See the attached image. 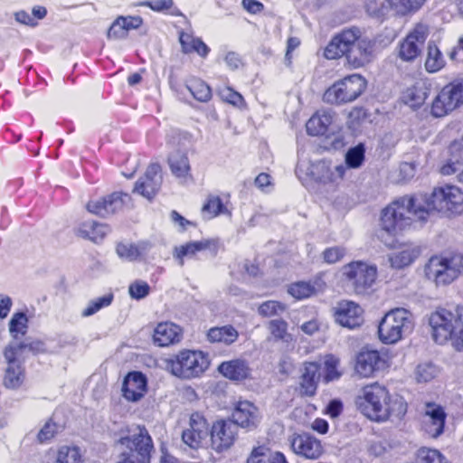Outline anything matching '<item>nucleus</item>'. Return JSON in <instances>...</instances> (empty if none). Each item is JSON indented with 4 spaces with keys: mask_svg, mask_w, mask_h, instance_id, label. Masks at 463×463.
Returning <instances> with one entry per match:
<instances>
[{
    "mask_svg": "<svg viewBox=\"0 0 463 463\" xmlns=\"http://www.w3.org/2000/svg\"><path fill=\"white\" fill-rule=\"evenodd\" d=\"M430 212L448 215L463 213V190L454 184L434 187L430 194L402 197L383 210L382 226L396 233L411 224L412 220L424 221Z\"/></svg>",
    "mask_w": 463,
    "mask_h": 463,
    "instance_id": "nucleus-1",
    "label": "nucleus"
},
{
    "mask_svg": "<svg viewBox=\"0 0 463 463\" xmlns=\"http://www.w3.org/2000/svg\"><path fill=\"white\" fill-rule=\"evenodd\" d=\"M355 403L364 416L377 421L386 420L391 416L401 418L407 411V403L402 397L391 395L384 386L377 383L364 386Z\"/></svg>",
    "mask_w": 463,
    "mask_h": 463,
    "instance_id": "nucleus-2",
    "label": "nucleus"
},
{
    "mask_svg": "<svg viewBox=\"0 0 463 463\" xmlns=\"http://www.w3.org/2000/svg\"><path fill=\"white\" fill-rule=\"evenodd\" d=\"M374 42L363 36L357 28L344 30L327 44L325 56L337 59L345 56L347 63L356 69L370 63L374 58Z\"/></svg>",
    "mask_w": 463,
    "mask_h": 463,
    "instance_id": "nucleus-3",
    "label": "nucleus"
},
{
    "mask_svg": "<svg viewBox=\"0 0 463 463\" xmlns=\"http://www.w3.org/2000/svg\"><path fill=\"white\" fill-rule=\"evenodd\" d=\"M429 324L435 343L463 351V305L437 308L430 315Z\"/></svg>",
    "mask_w": 463,
    "mask_h": 463,
    "instance_id": "nucleus-4",
    "label": "nucleus"
},
{
    "mask_svg": "<svg viewBox=\"0 0 463 463\" xmlns=\"http://www.w3.org/2000/svg\"><path fill=\"white\" fill-rule=\"evenodd\" d=\"M425 273L437 286L449 285L463 274V254L451 251L432 256Z\"/></svg>",
    "mask_w": 463,
    "mask_h": 463,
    "instance_id": "nucleus-5",
    "label": "nucleus"
},
{
    "mask_svg": "<svg viewBox=\"0 0 463 463\" xmlns=\"http://www.w3.org/2000/svg\"><path fill=\"white\" fill-rule=\"evenodd\" d=\"M413 315L406 308L396 307L388 311L378 326V335L382 343L393 345L413 330Z\"/></svg>",
    "mask_w": 463,
    "mask_h": 463,
    "instance_id": "nucleus-6",
    "label": "nucleus"
},
{
    "mask_svg": "<svg viewBox=\"0 0 463 463\" xmlns=\"http://www.w3.org/2000/svg\"><path fill=\"white\" fill-rule=\"evenodd\" d=\"M208 356L201 351L183 350L167 361V370L181 379L200 376L209 366Z\"/></svg>",
    "mask_w": 463,
    "mask_h": 463,
    "instance_id": "nucleus-7",
    "label": "nucleus"
},
{
    "mask_svg": "<svg viewBox=\"0 0 463 463\" xmlns=\"http://www.w3.org/2000/svg\"><path fill=\"white\" fill-rule=\"evenodd\" d=\"M120 443L129 451L124 452L125 458L117 463H150L153 443L145 427L137 426L132 434L120 439Z\"/></svg>",
    "mask_w": 463,
    "mask_h": 463,
    "instance_id": "nucleus-8",
    "label": "nucleus"
},
{
    "mask_svg": "<svg viewBox=\"0 0 463 463\" xmlns=\"http://www.w3.org/2000/svg\"><path fill=\"white\" fill-rule=\"evenodd\" d=\"M366 81L359 74H352L336 81L324 93L323 99L330 104H343L356 99L365 90Z\"/></svg>",
    "mask_w": 463,
    "mask_h": 463,
    "instance_id": "nucleus-9",
    "label": "nucleus"
},
{
    "mask_svg": "<svg viewBox=\"0 0 463 463\" xmlns=\"http://www.w3.org/2000/svg\"><path fill=\"white\" fill-rule=\"evenodd\" d=\"M343 275L357 294H363L374 283L377 269L373 265L358 260L345 265Z\"/></svg>",
    "mask_w": 463,
    "mask_h": 463,
    "instance_id": "nucleus-10",
    "label": "nucleus"
},
{
    "mask_svg": "<svg viewBox=\"0 0 463 463\" xmlns=\"http://www.w3.org/2000/svg\"><path fill=\"white\" fill-rule=\"evenodd\" d=\"M463 104V80L444 86L432 102L431 113L439 118Z\"/></svg>",
    "mask_w": 463,
    "mask_h": 463,
    "instance_id": "nucleus-11",
    "label": "nucleus"
},
{
    "mask_svg": "<svg viewBox=\"0 0 463 463\" xmlns=\"http://www.w3.org/2000/svg\"><path fill=\"white\" fill-rule=\"evenodd\" d=\"M429 35V27L423 23H418L399 43L397 56L403 61H413L421 53L422 47Z\"/></svg>",
    "mask_w": 463,
    "mask_h": 463,
    "instance_id": "nucleus-12",
    "label": "nucleus"
},
{
    "mask_svg": "<svg viewBox=\"0 0 463 463\" xmlns=\"http://www.w3.org/2000/svg\"><path fill=\"white\" fill-rule=\"evenodd\" d=\"M387 366L386 359L377 350L361 349L355 356L354 373L361 378H370Z\"/></svg>",
    "mask_w": 463,
    "mask_h": 463,
    "instance_id": "nucleus-13",
    "label": "nucleus"
},
{
    "mask_svg": "<svg viewBox=\"0 0 463 463\" xmlns=\"http://www.w3.org/2000/svg\"><path fill=\"white\" fill-rule=\"evenodd\" d=\"M210 434L213 449L220 453L234 444L238 436V427L232 420H217L213 423Z\"/></svg>",
    "mask_w": 463,
    "mask_h": 463,
    "instance_id": "nucleus-14",
    "label": "nucleus"
},
{
    "mask_svg": "<svg viewBox=\"0 0 463 463\" xmlns=\"http://www.w3.org/2000/svg\"><path fill=\"white\" fill-rule=\"evenodd\" d=\"M210 434V428L206 419L200 413H192L188 427L183 430L184 443L192 449H198L203 445Z\"/></svg>",
    "mask_w": 463,
    "mask_h": 463,
    "instance_id": "nucleus-15",
    "label": "nucleus"
},
{
    "mask_svg": "<svg viewBox=\"0 0 463 463\" xmlns=\"http://www.w3.org/2000/svg\"><path fill=\"white\" fill-rule=\"evenodd\" d=\"M293 452L307 459H317L323 453L321 441L309 433L294 434L290 439Z\"/></svg>",
    "mask_w": 463,
    "mask_h": 463,
    "instance_id": "nucleus-16",
    "label": "nucleus"
},
{
    "mask_svg": "<svg viewBox=\"0 0 463 463\" xmlns=\"http://www.w3.org/2000/svg\"><path fill=\"white\" fill-rule=\"evenodd\" d=\"M162 180L160 165L151 164L146 168L145 175L137 181L134 192L150 200L159 191Z\"/></svg>",
    "mask_w": 463,
    "mask_h": 463,
    "instance_id": "nucleus-17",
    "label": "nucleus"
},
{
    "mask_svg": "<svg viewBox=\"0 0 463 463\" xmlns=\"http://www.w3.org/2000/svg\"><path fill=\"white\" fill-rule=\"evenodd\" d=\"M232 422L237 427L253 429L261 420V413L259 408L249 401H239L236 402L232 411Z\"/></svg>",
    "mask_w": 463,
    "mask_h": 463,
    "instance_id": "nucleus-18",
    "label": "nucleus"
},
{
    "mask_svg": "<svg viewBox=\"0 0 463 463\" xmlns=\"http://www.w3.org/2000/svg\"><path fill=\"white\" fill-rule=\"evenodd\" d=\"M127 196L128 194H126L115 192L98 200L90 201L86 208L90 213L107 217L123 207L124 197Z\"/></svg>",
    "mask_w": 463,
    "mask_h": 463,
    "instance_id": "nucleus-19",
    "label": "nucleus"
},
{
    "mask_svg": "<svg viewBox=\"0 0 463 463\" xmlns=\"http://www.w3.org/2000/svg\"><path fill=\"white\" fill-rule=\"evenodd\" d=\"M362 308L353 301L344 300L335 307V321L343 326L354 328L363 323Z\"/></svg>",
    "mask_w": 463,
    "mask_h": 463,
    "instance_id": "nucleus-20",
    "label": "nucleus"
},
{
    "mask_svg": "<svg viewBox=\"0 0 463 463\" xmlns=\"http://www.w3.org/2000/svg\"><path fill=\"white\" fill-rule=\"evenodd\" d=\"M210 250L213 255L218 251V241L216 240H202L190 241L185 244L177 246L174 249L173 256L183 267L184 258H194L198 252Z\"/></svg>",
    "mask_w": 463,
    "mask_h": 463,
    "instance_id": "nucleus-21",
    "label": "nucleus"
},
{
    "mask_svg": "<svg viewBox=\"0 0 463 463\" xmlns=\"http://www.w3.org/2000/svg\"><path fill=\"white\" fill-rule=\"evenodd\" d=\"M147 382L146 376L140 372L129 373L124 379L123 397L128 402H137L146 392Z\"/></svg>",
    "mask_w": 463,
    "mask_h": 463,
    "instance_id": "nucleus-22",
    "label": "nucleus"
},
{
    "mask_svg": "<svg viewBox=\"0 0 463 463\" xmlns=\"http://www.w3.org/2000/svg\"><path fill=\"white\" fill-rule=\"evenodd\" d=\"M446 414L439 405L428 403L423 415L425 431L432 438L443 432Z\"/></svg>",
    "mask_w": 463,
    "mask_h": 463,
    "instance_id": "nucleus-23",
    "label": "nucleus"
},
{
    "mask_svg": "<svg viewBox=\"0 0 463 463\" xmlns=\"http://www.w3.org/2000/svg\"><path fill=\"white\" fill-rule=\"evenodd\" d=\"M46 351L45 344L40 340L14 341L5 348V359L24 358L29 353L37 354Z\"/></svg>",
    "mask_w": 463,
    "mask_h": 463,
    "instance_id": "nucleus-24",
    "label": "nucleus"
},
{
    "mask_svg": "<svg viewBox=\"0 0 463 463\" xmlns=\"http://www.w3.org/2000/svg\"><path fill=\"white\" fill-rule=\"evenodd\" d=\"M182 329L179 326L171 322L159 323L153 334V340L158 346H168L180 342Z\"/></svg>",
    "mask_w": 463,
    "mask_h": 463,
    "instance_id": "nucleus-25",
    "label": "nucleus"
},
{
    "mask_svg": "<svg viewBox=\"0 0 463 463\" xmlns=\"http://www.w3.org/2000/svg\"><path fill=\"white\" fill-rule=\"evenodd\" d=\"M317 173L312 172V175L320 182L337 183L345 176L347 166L345 164L331 165L326 161H319L314 165Z\"/></svg>",
    "mask_w": 463,
    "mask_h": 463,
    "instance_id": "nucleus-26",
    "label": "nucleus"
},
{
    "mask_svg": "<svg viewBox=\"0 0 463 463\" xmlns=\"http://www.w3.org/2000/svg\"><path fill=\"white\" fill-rule=\"evenodd\" d=\"M151 244L147 241H140L137 244L119 242L116 247L118 256L125 261H137L147 255Z\"/></svg>",
    "mask_w": 463,
    "mask_h": 463,
    "instance_id": "nucleus-27",
    "label": "nucleus"
},
{
    "mask_svg": "<svg viewBox=\"0 0 463 463\" xmlns=\"http://www.w3.org/2000/svg\"><path fill=\"white\" fill-rule=\"evenodd\" d=\"M420 255V249L412 243H403L389 256L391 266L402 269L411 265Z\"/></svg>",
    "mask_w": 463,
    "mask_h": 463,
    "instance_id": "nucleus-28",
    "label": "nucleus"
},
{
    "mask_svg": "<svg viewBox=\"0 0 463 463\" xmlns=\"http://www.w3.org/2000/svg\"><path fill=\"white\" fill-rule=\"evenodd\" d=\"M320 365L317 363H306L300 380V392L307 395L315 394L317 383L320 379Z\"/></svg>",
    "mask_w": 463,
    "mask_h": 463,
    "instance_id": "nucleus-29",
    "label": "nucleus"
},
{
    "mask_svg": "<svg viewBox=\"0 0 463 463\" xmlns=\"http://www.w3.org/2000/svg\"><path fill=\"white\" fill-rule=\"evenodd\" d=\"M219 372L232 381H242L250 375L248 364L241 359L223 362L219 365Z\"/></svg>",
    "mask_w": 463,
    "mask_h": 463,
    "instance_id": "nucleus-30",
    "label": "nucleus"
},
{
    "mask_svg": "<svg viewBox=\"0 0 463 463\" xmlns=\"http://www.w3.org/2000/svg\"><path fill=\"white\" fill-rule=\"evenodd\" d=\"M335 114L331 111L321 110L313 115L307 122V131L311 136L325 135L333 123Z\"/></svg>",
    "mask_w": 463,
    "mask_h": 463,
    "instance_id": "nucleus-31",
    "label": "nucleus"
},
{
    "mask_svg": "<svg viewBox=\"0 0 463 463\" xmlns=\"http://www.w3.org/2000/svg\"><path fill=\"white\" fill-rule=\"evenodd\" d=\"M109 232L108 225L94 221L81 222L76 230L78 236L93 242L101 241Z\"/></svg>",
    "mask_w": 463,
    "mask_h": 463,
    "instance_id": "nucleus-32",
    "label": "nucleus"
},
{
    "mask_svg": "<svg viewBox=\"0 0 463 463\" xmlns=\"http://www.w3.org/2000/svg\"><path fill=\"white\" fill-rule=\"evenodd\" d=\"M19 359L20 358H14L12 360L5 359L8 365L5 370L4 383L7 388L17 389L22 386L24 382V370Z\"/></svg>",
    "mask_w": 463,
    "mask_h": 463,
    "instance_id": "nucleus-33",
    "label": "nucleus"
},
{
    "mask_svg": "<svg viewBox=\"0 0 463 463\" xmlns=\"http://www.w3.org/2000/svg\"><path fill=\"white\" fill-rule=\"evenodd\" d=\"M247 463H288L281 452L271 451L266 446L254 448L247 459Z\"/></svg>",
    "mask_w": 463,
    "mask_h": 463,
    "instance_id": "nucleus-34",
    "label": "nucleus"
},
{
    "mask_svg": "<svg viewBox=\"0 0 463 463\" xmlns=\"http://www.w3.org/2000/svg\"><path fill=\"white\" fill-rule=\"evenodd\" d=\"M398 16H409L419 12L428 0H384Z\"/></svg>",
    "mask_w": 463,
    "mask_h": 463,
    "instance_id": "nucleus-35",
    "label": "nucleus"
},
{
    "mask_svg": "<svg viewBox=\"0 0 463 463\" xmlns=\"http://www.w3.org/2000/svg\"><path fill=\"white\" fill-rule=\"evenodd\" d=\"M179 41L184 53L196 52L201 57L204 58L210 52V48L201 38L194 37L189 33L182 32L179 35Z\"/></svg>",
    "mask_w": 463,
    "mask_h": 463,
    "instance_id": "nucleus-36",
    "label": "nucleus"
},
{
    "mask_svg": "<svg viewBox=\"0 0 463 463\" xmlns=\"http://www.w3.org/2000/svg\"><path fill=\"white\" fill-rule=\"evenodd\" d=\"M446 65V60L442 52L434 43H429L424 67L429 73H435L442 70Z\"/></svg>",
    "mask_w": 463,
    "mask_h": 463,
    "instance_id": "nucleus-37",
    "label": "nucleus"
},
{
    "mask_svg": "<svg viewBox=\"0 0 463 463\" xmlns=\"http://www.w3.org/2000/svg\"><path fill=\"white\" fill-rule=\"evenodd\" d=\"M238 336L239 333L232 326L213 327L207 333V338L210 342L223 343L225 345L234 343Z\"/></svg>",
    "mask_w": 463,
    "mask_h": 463,
    "instance_id": "nucleus-38",
    "label": "nucleus"
},
{
    "mask_svg": "<svg viewBox=\"0 0 463 463\" xmlns=\"http://www.w3.org/2000/svg\"><path fill=\"white\" fill-rule=\"evenodd\" d=\"M172 173L176 177H186L190 172V165L187 155L184 151H175L168 158Z\"/></svg>",
    "mask_w": 463,
    "mask_h": 463,
    "instance_id": "nucleus-39",
    "label": "nucleus"
},
{
    "mask_svg": "<svg viewBox=\"0 0 463 463\" xmlns=\"http://www.w3.org/2000/svg\"><path fill=\"white\" fill-rule=\"evenodd\" d=\"M185 88L195 99L201 102H206L211 99L212 92L210 87L199 79L189 80L185 84Z\"/></svg>",
    "mask_w": 463,
    "mask_h": 463,
    "instance_id": "nucleus-40",
    "label": "nucleus"
},
{
    "mask_svg": "<svg viewBox=\"0 0 463 463\" xmlns=\"http://www.w3.org/2000/svg\"><path fill=\"white\" fill-rule=\"evenodd\" d=\"M288 323L280 318L269 320L267 328L275 341L288 343L291 340V335L288 331Z\"/></svg>",
    "mask_w": 463,
    "mask_h": 463,
    "instance_id": "nucleus-41",
    "label": "nucleus"
},
{
    "mask_svg": "<svg viewBox=\"0 0 463 463\" xmlns=\"http://www.w3.org/2000/svg\"><path fill=\"white\" fill-rule=\"evenodd\" d=\"M318 282L298 281L288 287V292L296 299L309 298L317 293Z\"/></svg>",
    "mask_w": 463,
    "mask_h": 463,
    "instance_id": "nucleus-42",
    "label": "nucleus"
},
{
    "mask_svg": "<svg viewBox=\"0 0 463 463\" xmlns=\"http://www.w3.org/2000/svg\"><path fill=\"white\" fill-rule=\"evenodd\" d=\"M27 317L24 313H15L13 315L9 322V331L14 339H18L19 336H23L26 333L27 329Z\"/></svg>",
    "mask_w": 463,
    "mask_h": 463,
    "instance_id": "nucleus-43",
    "label": "nucleus"
},
{
    "mask_svg": "<svg viewBox=\"0 0 463 463\" xmlns=\"http://www.w3.org/2000/svg\"><path fill=\"white\" fill-rule=\"evenodd\" d=\"M113 300V294H106L102 297H99L95 299L90 300L87 307L82 310L81 316L84 317H90L99 312L103 307H109Z\"/></svg>",
    "mask_w": 463,
    "mask_h": 463,
    "instance_id": "nucleus-44",
    "label": "nucleus"
},
{
    "mask_svg": "<svg viewBox=\"0 0 463 463\" xmlns=\"http://www.w3.org/2000/svg\"><path fill=\"white\" fill-rule=\"evenodd\" d=\"M340 360L334 354H327L324 359V379L326 383L340 378L341 373L338 371Z\"/></svg>",
    "mask_w": 463,
    "mask_h": 463,
    "instance_id": "nucleus-45",
    "label": "nucleus"
},
{
    "mask_svg": "<svg viewBox=\"0 0 463 463\" xmlns=\"http://www.w3.org/2000/svg\"><path fill=\"white\" fill-rule=\"evenodd\" d=\"M419 463H450L438 449L420 448L417 451Z\"/></svg>",
    "mask_w": 463,
    "mask_h": 463,
    "instance_id": "nucleus-46",
    "label": "nucleus"
},
{
    "mask_svg": "<svg viewBox=\"0 0 463 463\" xmlns=\"http://www.w3.org/2000/svg\"><path fill=\"white\" fill-rule=\"evenodd\" d=\"M225 213L226 208L219 196H209L206 203L203 206V213L209 219Z\"/></svg>",
    "mask_w": 463,
    "mask_h": 463,
    "instance_id": "nucleus-47",
    "label": "nucleus"
},
{
    "mask_svg": "<svg viewBox=\"0 0 463 463\" xmlns=\"http://www.w3.org/2000/svg\"><path fill=\"white\" fill-rule=\"evenodd\" d=\"M364 151L363 144L350 148L345 155V165L347 168H358L361 166L364 159Z\"/></svg>",
    "mask_w": 463,
    "mask_h": 463,
    "instance_id": "nucleus-48",
    "label": "nucleus"
},
{
    "mask_svg": "<svg viewBox=\"0 0 463 463\" xmlns=\"http://www.w3.org/2000/svg\"><path fill=\"white\" fill-rule=\"evenodd\" d=\"M80 449L76 447H61L57 453L54 463H78L80 461Z\"/></svg>",
    "mask_w": 463,
    "mask_h": 463,
    "instance_id": "nucleus-49",
    "label": "nucleus"
},
{
    "mask_svg": "<svg viewBox=\"0 0 463 463\" xmlns=\"http://www.w3.org/2000/svg\"><path fill=\"white\" fill-rule=\"evenodd\" d=\"M286 307L282 303L269 300L259 306L258 313L262 317H272L283 313Z\"/></svg>",
    "mask_w": 463,
    "mask_h": 463,
    "instance_id": "nucleus-50",
    "label": "nucleus"
},
{
    "mask_svg": "<svg viewBox=\"0 0 463 463\" xmlns=\"http://www.w3.org/2000/svg\"><path fill=\"white\" fill-rule=\"evenodd\" d=\"M438 368L430 363L419 364L416 370V379L418 382L427 383L437 376Z\"/></svg>",
    "mask_w": 463,
    "mask_h": 463,
    "instance_id": "nucleus-51",
    "label": "nucleus"
},
{
    "mask_svg": "<svg viewBox=\"0 0 463 463\" xmlns=\"http://www.w3.org/2000/svg\"><path fill=\"white\" fill-rule=\"evenodd\" d=\"M405 103L411 107H419L425 101L426 93L417 90L416 88L408 89L403 96Z\"/></svg>",
    "mask_w": 463,
    "mask_h": 463,
    "instance_id": "nucleus-52",
    "label": "nucleus"
},
{
    "mask_svg": "<svg viewBox=\"0 0 463 463\" xmlns=\"http://www.w3.org/2000/svg\"><path fill=\"white\" fill-rule=\"evenodd\" d=\"M128 33L126 31V27L124 26L123 16H119L117 18L113 24L110 25L107 37L109 39H123L127 37Z\"/></svg>",
    "mask_w": 463,
    "mask_h": 463,
    "instance_id": "nucleus-53",
    "label": "nucleus"
},
{
    "mask_svg": "<svg viewBox=\"0 0 463 463\" xmlns=\"http://www.w3.org/2000/svg\"><path fill=\"white\" fill-rule=\"evenodd\" d=\"M345 255V250L342 247L335 246L326 249L323 253V260L327 264H334L343 259Z\"/></svg>",
    "mask_w": 463,
    "mask_h": 463,
    "instance_id": "nucleus-54",
    "label": "nucleus"
},
{
    "mask_svg": "<svg viewBox=\"0 0 463 463\" xmlns=\"http://www.w3.org/2000/svg\"><path fill=\"white\" fill-rule=\"evenodd\" d=\"M149 290L148 284L141 280L133 282L128 288L130 297L135 299L144 298L149 294Z\"/></svg>",
    "mask_w": 463,
    "mask_h": 463,
    "instance_id": "nucleus-55",
    "label": "nucleus"
},
{
    "mask_svg": "<svg viewBox=\"0 0 463 463\" xmlns=\"http://www.w3.org/2000/svg\"><path fill=\"white\" fill-rule=\"evenodd\" d=\"M58 431V426L52 421H47L38 433V440L41 443L46 442L52 439Z\"/></svg>",
    "mask_w": 463,
    "mask_h": 463,
    "instance_id": "nucleus-56",
    "label": "nucleus"
},
{
    "mask_svg": "<svg viewBox=\"0 0 463 463\" xmlns=\"http://www.w3.org/2000/svg\"><path fill=\"white\" fill-rule=\"evenodd\" d=\"M220 93L223 100L232 105L239 106L243 102L242 96L229 87L222 89Z\"/></svg>",
    "mask_w": 463,
    "mask_h": 463,
    "instance_id": "nucleus-57",
    "label": "nucleus"
},
{
    "mask_svg": "<svg viewBox=\"0 0 463 463\" xmlns=\"http://www.w3.org/2000/svg\"><path fill=\"white\" fill-rule=\"evenodd\" d=\"M448 56L453 61H463V35L458 38L457 44L449 52Z\"/></svg>",
    "mask_w": 463,
    "mask_h": 463,
    "instance_id": "nucleus-58",
    "label": "nucleus"
},
{
    "mask_svg": "<svg viewBox=\"0 0 463 463\" xmlns=\"http://www.w3.org/2000/svg\"><path fill=\"white\" fill-rule=\"evenodd\" d=\"M462 166V162L459 158L455 161H449L440 168V172L444 175H449L458 171Z\"/></svg>",
    "mask_w": 463,
    "mask_h": 463,
    "instance_id": "nucleus-59",
    "label": "nucleus"
},
{
    "mask_svg": "<svg viewBox=\"0 0 463 463\" xmlns=\"http://www.w3.org/2000/svg\"><path fill=\"white\" fill-rule=\"evenodd\" d=\"M243 8L250 14H260L263 9L264 5L258 0H242Z\"/></svg>",
    "mask_w": 463,
    "mask_h": 463,
    "instance_id": "nucleus-60",
    "label": "nucleus"
},
{
    "mask_svg": "<svg viewBox=\"0 0 463 463\" xmlns=\"http://www.w3.org/2000/svg\"><path fill=\"white\" fill-rule=\"evenodd\" d=\"M13 302L10 297L0 295V319L5 318L12 307Z\"/></svg>",
    "mask_w": 463,
    "mask_h": 463,
    "instance_id": "nucleus-61",
    "label": "nucleus"
},
{
    "mask_svg": "<svg viewBox=\"0 0 463 463\" xmlns=\"http://www.w3.org/2000/svg\"><path fill=\"white\" fill-rule=\"evenodd\" d=\"M173 5L172 0H154L147 3V6H149L154 11H164L168 10Z\"/></svg>",
    "mask_w": 463,
    "mask_h": 463,
    "instance_id": "nucleus-62",
    "label": "nucleus"
},
{
    "mask_svg": "<svg viewBox=\"0 0 463 463\" xmlns=\"http://www.w3.org/2000/svg\"><path fill=\"white\" fill-rule=\"evenodd\" d=\"M15 20L25 25H31L35 26L37 23L35 22L34 18L32 17L27 12L25 11H19L14 14Z\"/></svg>",
    "mask_w": 463,
    "mask_h": 463,
    "instance_id": "nucleus-63",
    "label": "nucleus"
},
{
    "mask_svg": "<svg viewBox=\"0 0 463 463\" xmlns=\"http://www.w3.org/2000/svg\"><path fill=\"white\" fill-rule=\"evenodd\" d=\"M124 26L126 27L127 33L129 30L137 29L142 24V18L140 16H128L123 17Z\"/></svg>",
    "mask_w": 463,
    "mask_h": 463,
    "instance_id": "nucleus-64",
    "label": "nucleus"
}]
</instances>
